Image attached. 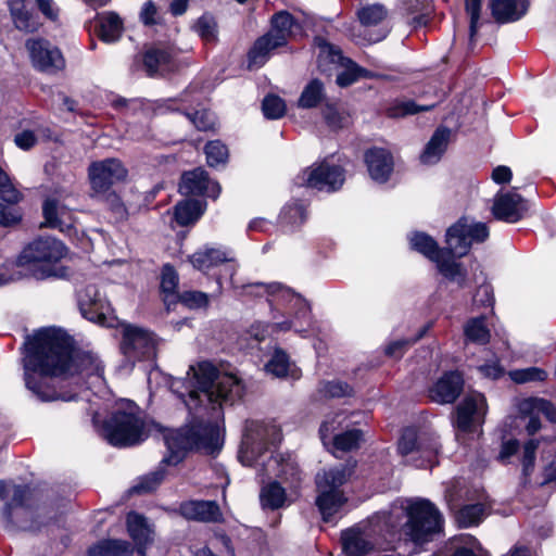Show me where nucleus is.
Instances as JSON below:
<instances>
[{
  "mask_svg": "<svg viewBox=\"0 0 556 556\" xmlns=\"http://www.w3.org/2000/svg\"><path fill=\"white\" fill-rule=\"evenodd\" d=\"M26 388L41 402H71L78 399L70 379L92 365L89 352L75 348L64 329L43 327L27 336L24 343Z\"/></svg>",
  "mask_w": 556,
  "mask_h": 556,
  "instance_id": "nucleus-1",
  "label": "nucleus"
},
{
  "mask_svg": "<svg viewBox=\"0 0 556 556\" xmlns=\"http://www.w3.org/2000/svg\"><path fill=\"white\" fill-rule=\"evenodd\" d=\"M190 389L186 405L190 412L198 413L202 407L207 412L222 408L223 404L232 405L241 400L245 387L240 378L232 374L220 375L219 369L211 361H202L190 366L188 375Z\"/></svg>",
  "mask_w": 556,
  "mask_h": 556,
  "instance_id": "nucleus-2",
  "label": "nucleus"
},
{
  "mask_svg": "<svg viewBox=\"0 0 556 556\" xmlns=\"http://www.w3.org/2000/svg\"><path fill=\"white\" fill-rule=\"evenodd\" d=\"M157 427L167 450V455L163 457L161 464L167 466L179 465L190 453H204L214 456L220 452L223 446L218 426L195 415L176 429L164 428L160 425Z\"/></svg>",
  "mask_w": 556,
  "mask_h": 556,
  "instance_id": "nucleus-3",
  "label": "nucleus"
},
{
  "mask_svg": "<svg viewBox=\"0 0 556 556\" xmlns=\"http://www.w3.org/2000/svg\"><path fill=\"white\" fill-rule=\"evenodd\" d=\"M490 237V229L485 223H469L467 216L459 217L445 231V243L454 247L453 255L441 253L433 263L441 275L454 281L459 278L462 286L467 277V269L458 260L469 254L473 243H483Z\"/></svg>",
  "mask_w": 556,
  "mask_h": 556,
  "instance_id": "nucleus-4",
  "label": "nucleus"
},
{
  "mask_svg": "<svg viewBox=\"0 0 556 556\" xmlns=\"http://www.w3.org/2000/svg\"><path fill=\"white\" fill-rule=\"evenodd\" d=\"M65 244L52 237H38L29 242L17 257V265L27 268L38 280L66 278L68 267L60 265L66 255Z\"/></svg>",
  "mask_w": 556,
  "mask_h": 556,
  "instance_id": "nucleus-5",
  "label": "nucleus"
},
{
  "mask_svg": "<svg viewBox=\"0 0 556 556\" xmlns=\"http://www.w3.org/2000/svg\"><path fill=\"white\" fill-rule=\"evenodd\" d=\"M102 431L108 443L118 448L139 445L150 435L140 407L132 401H128V409H114L104 419Z\"/></svg>",
  "mask_w": 556,
  "mask_h": 556,
  "instance_id": "nucleus-6",
  "label": "nucleus"
},
{
  "mask_svg": "<svg viewBox=\"0 0 556 556\" xmlns=\"http://www.w3.org/2000/svg\"><path fill=\"white\" fill-rule=\"evenodd\" d=\"M356 464H339L324 469L315 477L317 496L315 505L324 521L328 522L346 503L348 498L341 489L355 472Z\"/></svg>",
  "mask_w": 556,
  "mask_h": 556,
  "instance_id": "nucleus-7",
  "label": "nucleus"
},
{
  "mask_svg": "<svg viewBox=\"0 0 556 556\" xmlns=\"http://www.w3.org/2000/svg\"><path fill=\"white\" fill-rule=\"evenodd\" d=\"M407 521L402 531L415 545H424L443 531L444 519L438 507L427 498H418L406 507Z\"/></svg>",
  "mask_w": 556,
  "mask_h": 556,
  "instance_id": "nucleus-8",
  "label": "nucleus"
},
{
  "mask_svg": "<svg viewBox=\"0 0 556 556\" xmlns=\"http://www.w3.org/2000/svg\"><path fill=\"white\" fill-rule=\"evenodd\" d=\"M162 339L151 329L125 324L118 344L124 365L134 368L137 363H156Z\"/></svg>",
  "mask_w": 556,
  "mask_h": 556,
  "instance_id": "nucleus-9",
  "label": "nucleus"
},
{
  "mask_svg": "<svg viewBox=\"0 0 556 556\" xmlns=\"http://www.w3.org/2000/svg\"><path fill=\"white\" fill-rule=\"evenodd\" d=\"M441 444L430 433H419L414 427H405L397 440V453L409 457L407 463L419 469H432L439 465Z\"/></svg>",
  "mask_w": 556,
  "mask_h": 556,
  "instance_id": "nucleus-10",
  "label": "nucleus"
},
{
  "mask_svg": "<svg viewBox=\"0 0 556 556\" xmlns=\"http://www.w3.org/2000/svg\"><path fill=\"white\" fill-rule=\"evenodd\" d=\"M281 441V432L276 426L263 421L248 420L238 451V459L245 467H253L258 459Z\"/></svg>",
  "mask_w": 556,
  "mask_h": 556,
  "instance_id": "nucleus-11",
  "label": "nucleus"
},
{
  "mask_svg": "<svg viewBox=\"0 0 556 556\" xmlns=\"http://www.w3.org/2000/svg\"><path fill=\"white\" fill-rule=\"evenodd\" d=\"M38 493V488L30 484H15L11 501L3 506L7 520L21 530L40 532L49 522L42 523L33 515Z\"/></svg>",
  "mask_w": 556,
  "mask_h": 556,
  "instance_id": "nucleus-12",
  "label": "nucleus"
},
{
  "mask_svg": "<svg viewBox=\"0 0 556 556\" xmlns=\"http://www.w3.org/2000/svg\"><path fill=\"white\" fill-rule=\"evenodd\" d=\"M294 181L299 187L332 193L342 188L345 181V169L341 165L324 160L302 169Z\"/></svg>",
  "mask_w": 556,
  "mask_h": 556,
  "instance_id": "nucleus-13",
  "label": "nucleus"
},
{
  "mask_svg": "<svg viewBox=\"0 0 556 556\" xmlns=\"http://www.w3.org/2000/svg\"><path fill=\"white\" fill-rule=\"evenodd\" d=\"M488 410L485 395L476 390L469 391L455 406L452 425L462 433H475L485 422Z\"/></svg>",
  "mask_w": 556,
  "mask_h": 556,
  "instance_id": "nucleus-14",
  "label": "nucleus"
},
{
  "mask_svg": "<svg viewBox=\"0 0 556 556\" xmlns=\"http://www.w3.org/2000/svg\"><path fill=\"white\" fill-rule=\"evenodd\" d=\"M127 174L123 163L114 157L93 161L88 166L90 187L96 193L108 192L113 185L124 181Z\"/></svg>",
  "mask_w": 556,
  "mask_h": 556,
  "instance_id": "nucleus-15",
  "label": "nucleus"
},
{
  "mask_svg": "<svg viewBox=\"0 0 556 556\" xmlns=\"http://www.w3.org/2000/svg\"><path fill=\"white\" fill-rule=\"evenodd\" d=\"M26 48L35 70L46 74H56L64 70L65 60L61 50L48 39L31 38L26 40Z\"/></svg>",
  "mask_w": 556,
  "mask_h": 556,
  "instance_id": "nucleus-16",
  "label": "nucleus"
},
{
  "mask_svg": "<svg viewBox=\"0 0 556 556\" xmlns=\"http://www.w3.org/2000/svg\"><path fill=\"white\" fill-rule=\"evenodd\" d=\"M465 389V375L459 369L444 370L442 375L428 388L427 397L430 402L440 405L454 404Z\"/></svg>",
  "mask_w": 556,
  "mask_h": 556,
  "instance_id": "nucleus-17",
  "label": "nucleus"
},
{
  "mask_svg": "<svg viewBox=\"0 0 556 556\" xmlns=\"http://www.w3.org/2000/svg\"><path fill=\"white\" fill-rule=\"evenodd\" d=\"M178 191L188 198L202 197V199L210 198L215 201L222 192V187L218 181L211 179L203 167L199 166L181 174Z\"/></svg>",
  "mask_w": 556,
  "mask_h": 556,
  "instance_id": "nucleus-18",
  "label": "nucleus"
},
{
  "mask_svg": "<svg viewBox=\"0 0 556 556\" xmlns=\"http://www.w3.org/2000/svg\"><path fill=\"white\" fill-rule=\"evenodd\" d=\"M530 201L514 191L498 192L491 208L496 220L516 224L529 215Z\"/></svg>",
  "mask_w": 556,
  "mask_h": 556,
  "instance_id": "nucleus-19",
  "label": "nucleus"
},
{
  "mask_svg": "<svg viewBox=\"0 0 556 556\" xmlns=\"http://www.w3.org/2000/svg\"><path fill=\"white\" fill-rule=\"evenodd\" d=\"M364 162L370 178L379 184H386L394 169L393 155L384 148H368L364 153Z\"/></svg>",
  "mask_w": 556,
  "mask_h": 556,
  "instance_id": "nucleus-20",
  "label": "nucleus"
},
{
  "mask_svg": "<svg viewBox=\"0 0 556 556\" xmlns=\"http://www.w3.org/2000/svg\"><path fill=\"white\" fill-rule=\"evenodd\" d=\"M177 511L185 519L192 521L216 522L222 518V511L216 501H182Z\"/></svg>",
  "mask_w": 556,
  "mask_h": 556,
  "instance_id": "nucleus-21",
  "label": "nucleus"
},
{
  "mask_svg": "<svg viewBox=\"0 0 556 556\" xmlns=\"http://www.w3.org/2000/svg\"><path fill=\"white\" fill-rule=\"evenodd\" d=\"M488 7L494 21L500 24L521 20L530 7L529 0H489Z\"/></svg>",
  "mask_w": 556,
  "mask_h": 556,
  "instance_id": "nucleus-22",
  "label": "nucleus"
},
{
  "mask_svg": "<svg viewBox=\"0 0 556 556\" xmlns=\"http://www.w3.org/2000/svg\"><path fill=\"white\" fill-rule=\"evenodd\" d=\"M78 307L84 318L98 325L106 324L104 303L94 286H87L78 294Z\"/></svg>",
  "mask_w": 556,
  "mask_h": 556,
  "instance_id": "nucleus-23",
  "label": "nucleus"
},
{
  "mask_svg": "<svg viewBox=\"0 0 556 556\" xmlns=\"http://www.w3.org/2000/svg\"><path fill=\"white\" fill-rule=\"evenodd\" d=\"M409 248L425 256L430 262L437 261L441 253L453 255L456 251L454 247H440L438 241L425 231L416 230L409 237Z\"/></svg>",
  "mask_w": 556,
  "mask_h": 556,
  "instance_id": "nucleus-24",
  "label": "nucleus"
},
{
  "mask_svg": "<svg viewBox=\"0 0 556 556\" xmlns=\"http://www.w3.org/2000/svg\"><path fill=\"white\" fill-rule=\"evenodd\" d=\"M271 34H264L256 38L247 53L248 68H260L269 60L270 52L283 47L282 37L274 40Z\"/></svg>",
  "mask_w": 556,
  "mask_h": 556,
  "instance_id": "nucleus-25",
  "label": "nucleus"
},
{
  "mask_svg": "<svg viewBox=\"0 0 556 556\" xmlns=\"http://www.w3.org/2000/svg\"><path fill=\"white\" fill-rule=\"evenodd\" d=\"M307 219L306 205L301 200L286 203L277 219L278 228L287 233L299 229Z\"/></svg>",
  "mask_w": 556,
  "mask_h": 556,
  "instance_id": "nucleus-26",
  "label": "nucleus"
},
{
  "mask_svg": "<svg viewBox=\"0 0 556 556\" xmlns=\"http://www.w3.org/2000/svg\"><path fill=\"white\" fill-rule=\"evenodd\" d=\"M207 202L205 199L187 198L174 206V220L181 227L194 225L205 213Z\"/></svg>",
  "mask_w": 556,
  "mask_h": 556,
  "instance_id": "nucleus-27",
  "label": "nucleus"
},
{
  "mask_svg": "<svg viewBox=\"0 0 556 556\" xmlns=\"http://www.w3.org/2000/svg\"><path fill=\"white\" fill-rule=\"evenodd\" d=\"M434 108L435 104H418L414 99L401 96L388 102L384 108V115L388 118L399 119L424 112H430Z\"/></svg>",
  "mask_w": 556,
  "mask_h": 556,
  "instance_id": "nucleus-28",
  "label": "nucleus"
},
{
  "mask_svg": "<svg viewBox=\"0 0 556 556\" xmlns=\"http://www.w3.org/2000/svg\"><path fill=\"white\" fill-rule=\"evenodd\" d=\"M231 261L232 258L228 257L226 251L207 245L189 256L192 266L202 273H207L210 269Z\"/></svg>",
  "mask_w": 556,
  "mask_h": 556,
  "instance_id": "nucleus-29",
  "label": "nucleus"
},
{
  "mask_svg": "<svg viewBox=\"0 0 556 556\" xmlns=\"http://www.w3.org/2000/svg\"><path fill=\"white\" fill-rule=\"evenodd\" d=\"M27 0H10V13L17 29L35 33L41 26L39 15L26 5Z\"/></svg>",
  "mask_w": 556,
  "mask_h": 556,
  "instance_id": "nucleus-30",
  "label": "nucleus"
},
{
  "mask_svg": "<svg viewBox=\"0 0 556 556\" xmlns=\"http://www.w3.org/2000/svg\"><path fill=\"white\" fill-rule=\"evenodd\" d=\"M126 523L128 534L135 542L138 555L144 556L150 542L147 518L139 513L130 511L127 515Z\"/></svg>",
  "mask_w": 556,
  "mask_h": 556,
  "instance_id": "nucleus-31",
  "label": "nucleus"
},
{
  "mask_svg": "<svg viewBox=\"0 0 556 556\" xmlns=\"http://www.w3.org/2000/svg\"><path fill=\"white\" fill-rule=\"evenodd\" d=\"M450 139L451 129L446 126H439L422 151V161L426 163L440 161L447 150Z\"/></svg>",
  "mask_w": 556,
  "mask_h": 556,
  "instance_id": "nucleus-32",
  "label": "nucleus"
},
{
  "mask_svg": "<svg viewBox=\"0 0 556 556\" xmlns=\"http://www.w3.org/2000/svg\"><path fill=\"white\" fill-rule=\"evenodd\" d=\"M294 27H300L295 16L287 10H281L271 15L270 29L266 34H271L274 40L282 37L283 47H286Z\"/></svg>",
  "mask_w": 556,
  "mask_h": 556,
  "instance_id": "nucleus-33",
  "label": "nucleus"
},
{
  "mask_svg": "<svg viewBox=\"0 0 556 556\" xmlns=\"http://www.w3.org/2000/svg\"><path fill=\"white\" fill-rule=\"evenodd\" d=\"M341 541L343 551L349 556H366L374 551L372 543L364 538L359 529L343 530Z\"/></svg>",
  "mask_w": 556,
  "mask_h": 556,
  "instance_id": "nucleus-34",
  "label": "nucleus"
},
{
  "mask_svg": "<svg viewBox=\"0 0 556 556\" xmlns=\"http://www.w3.org/2000/svg\"><path fill=\"white\" fill-rule=\"evenodd\" d=\"M132 554L131 543L119 539H103L88 548L89 556H131Z\"/></svg>",
  "mask_w": 556,
  "mask_h": 556,
  "instance_id": "nucleus-35",
  "label": "nucleus"
},
{
  "mask_svg": "<svg viewBox=\"0 0 556 556\" xmlns=\"http://www.w3.org/2000/svg\"><path fill=\"white\" fill-rule=\"evenodd\" d=\"M124 30L123 20L115 12H105L99 20L97 35L103 42L111 43L117 41Z\"/></svg>",
  "mask_w": 556,
  "mask_h": 556,
  "instance_id": "nucleus-36",
  "label": "nucleus"
},
{
  "mask_svg": "<svg viewBox=\"0 0 556 556\" xmlns=\"http://www.w3.org/2000/svg\"><path fill=\"white\" fill-rule=\"evenodd\" d=\"M326 98L324 83L319 78H313L303 88L298 106L305 110L316 109L326 101Z\"/></svg>",
  "mask_w": 556,
  "mask_h": 556,
  "instance_id": "nucleus-37",
  "label": "nucleus"
},
{
  "mask_svg": "<svg viewBox=\"0 0 556 556\" xmlns=\"http://www.w3.org/2000/svg\"><path fill=\"white\" fill-rule=\"evenodd\" d=\"M179 276L175 267L167 263L161 269L160 293L167 311H170L172 299H176L178 291Z\"/></svg>",
  "mask_w": 556,
  "mask_h": 556,
  "instance_id": "nucleus-38",
  "label": "nucleus"
},
{
  "mask_svg": "<svg viewBox=\"0 0 556 556\" xmlns=\"http://www.w3.org/2000/svg\"><path fill=\"white\" fill-rule=\"evenodd\" d=\"M401 4L406 14L414 15L409 23L413 28L425 27L430 23L432 5L428 0H401Z\"/></svg>",
  "mask_w": 556,
  "mask_h": 556,
  "instance_id": "nucleus-39",
  "label": "nucleus"
},
{
  "mask_svg": "<svg viewBox=\"0 0 556 556\" xmlns=\"http://www.w3.org/2000/svg\"><path fill=\"white\" fill-rule=\"evenodd\" d=\"M173 54L168 49L151 47L142 54V64L149 77H154L161 66L173 62Z\"/></svg>",
  "mask_w": 556,
  "mask_h": 556,
  "instance_id": "nucleus-40",
  "label": "nucleus"
},
{
  "mask_svg": "<svg viewBox=\"0 0 556 556\" xmlns=\"http://www.w3.org/2000/svg\"><path fill=\"white\" fill-rule=\"evenodd\" d=\"M265 369L267 372L271 374L277 378H286L291 372L293 378H298L294 375L298 369L291 370V359L289 354L280 346H276L271 354V357L265 364Z\"/></svg>",
  "mask_w": 556,
  "mask_h": 556,
  "instance_id": "nucleus-41",
  "label": "nucleus"
},
{
  "mask_svg": "<svg viewBox=\"0 0 556 556\" xmlns=\"http://www.w3.org/2000/svg\"><path fill=\"white\" fill-rule=\"evenodd\" d=\"M364 441V431L359 428L346 429L332 437L331 452H351L357 450Z\"/></svg>",
  "mask_w": 556,
  "mask_h": 556,
  "instance_id": "nucleus-42",
  "label": "nucleus"
},
{
  "mask_svg": "<svg viewBox=\"0 0 556 556\" xmlns=\"http://www.w3.org/2000/svg\"><path fill=\"white\" fill-rule=\"evenodd\" d=\"M464 334L472 343L488 344L491 339V332L486 326V316L480 315L469 318L464 326Z\"/></svg>",
  "mask_w": 556,
  "mask_h": 556,
  "instance_id": "nucleus-43",
  "label": "nucleus"
},
{
  "mask_svg": "<svg viewBox=\"0 0 556 556\" xmlns=\"http://www.w3.org/2000/svg\"><path fill=\"white\" fill-rule=\"evenodd\" d=\"M206 164L211 168H225L229 161L228 147L219 139L210 140L204 146Z\"/></svg>",
  "mask_w": 556,
  "mask_h": 556,
  "instance_id": "nucleus-44",
  "label": "nucleus"
},
{
  "mask_svg": "<svg viewBox=\"0 0 556 556\" xmlns=\"http://www.w3.org/2000/svg\"><path fill=\"white\" fill-rule=\"evenodd\" d=\"M286 500V490L278 481L269 482L261 490L260 501L263 508L279 509L283 506Z\"/></svg>",
  "mask_w": 556,
  "mask_h": 556,
  "instance_id": "nucleus-45",
  "label": "nucleus"
},
{
  "mask_svg": "<svg viewBox=\"0 0 556 556\" xmlns=\"http://www.w3.org/2000/svg\"><path fill=\"white\" fill-rule=\"evenodd\" d=\"M371 72L355 61L349 59L345 68L337 75L336 83L341 88H346L361 78H370Z\"/></svg>",
  "mask_w": 556,
  "mask_h": 556,
  "instance_id": "nucleus-46",
  "label": "nucleus"
},
{
  "mask_svg": "<svg viewBox=\"0 0 556 556\" xmlns=\"http://www.w3.org/2000/svg\"><path fill=\"white\" fill-rule=\"evenodd\" d=\"M180 303L188 309L206 308L210 304L208 294L198 290L179 292L176 299H172L170 308Z\"/></svg>",
  "mask_w": 556,
  "mask_h": 556,
  "instance_id": "nucleus-47",
  "label": "nucleus"
},
{
  "mask_svg": "<svg viewBox=\"0 0 556 556\" xmlns=\"http://www.w3.org/2000/svg\"><path fill=\"white\" fill-rule=\"evenodd\" d=\"M165 471L159 469L141 477L136 484H134L129 492L135 495H144L157 490L164 480Z\"/></svg>",
  "mask_w": 556,
  "mask_h": 556,
  "instance_id": "nucleus-48",
  "label": "nucleus"
},
{
  "mask_svg": "<svg viewBox=\"0 0 556 556\" xmlns=\"http://www.w3.org/2000/svg\"><path fill=\"white\" fill-rule=\"evenodd\" d=\"M484 515V505L481 503L466 504L457 513V521L462 528L478 526Z\"/></svg>",
  "mask_w": 556,
  "mask_h": 556,
  "instance_id": "nucleus-49",
  "label": "nucleus"
},
{
  "mask_svg": "<svg viewBox=\"0 0 556 556\" xmlns=\"http://www.w3.org/2000/svg\"><path fill=\"white\" fill-rule=\"evenodd\" d=\"M388 12L382 4L375 3L357 11V17L364 26H376L387 18Z\"/></svg>",
  "mask_w": 556,
  "mask_h": 556,
  "instance_id": "nucleus-50",
  "label": "nucleus"
},
{
  "mask_svg": "<svg viewBox=\"0 0 556 556\" xmlns=\"http://www.w3.org/2000/svg\"><path fill=\"white\" fill-rule=\"evenodd\" d=\"M262 111L267 119H279L287 111L286 102L275 93H268L262 101Z\"/></svg>",
  "mask_w": 556,
  "mask_h": 556,
  "instance_id": "nucleus-51",
  "label": "nucleus"
},
{
  "mask_svg": "<svg viewBox=\"0 0 556 556\" xmlns=\"http://www.w3.org/2000/svg\"><path fill=\"white\" fill-rule=\"evenodd\" d=\"M510 379L517 384L528 382H543L547 379L548 374L540 367H528L509 371Z\"/></svg>",
  "mask_w": 556,
  "mask_h": 556,
  "instance_id": "nucleus-52",
  "label": "nucleus"
},
{
  "mask_svg": "<svg viewBox=\"0 0 556 556\" xmlns=\"http://www.w3.org/2000/svg\"><path fill=\"white\" fill-rule=\"evenodd\" d=\"M60 202L55 198H46L42 202V226L47 228H61L62 220L59 216Z\"/></svg>",
  "mask_w": 556,
  "mask_h": 556,
  "instance_id": "nucleus-53",
  "label": "nucleus"
},
{
  "mask_svg": "<svg viewBox=\"0 0 556 556\" xmlns=\"http://www.w3.org/2000/svg\"><path fill=\"white\" fill-rule=\"evenodd\" d=\"M325 397L341 399L354 396V388L342 380L325 381L319 390Z\"/></svg>",
  "mask_w": 556,
  "mask_h": 556,
  "instance_id": "nucleus-54",
  "label": "nucleus"
},
{
  "mask_svg": "<svg viewBox=\"0 0 556 556\" xmlns=\"http://www.w3.org/2000/svg\"><path fill=\"white\" fill-rule=\"evenodd\" d=\"M217 23L213 16L202 15L197 20L194 25V29L198 35L207 42H213L217 40Z\"/></svg>",
  "mask_w": 556,
  "mask_h": 556,
  "instance_id": "nucleus-55",
  "label": "nucleus"
},
{
  "mask_svg": "<svg viewBox=\"0 0 556 556\" xmlns=\"http://www.w3.org/2000/svg\"><path fill=\"white\" fill-rule=\"evenodd\" d=\"M193 126L197 130L207 132L216 130V115L210 109L194 110L192 113Z\"/></svg>",
  "mask_w": 556,
  "mask_h": 556,
  "instance_id": "nucleus-56",
  "label": "nucleus"
},
{
  "mask_svg": "<svg viewBox=\"0 0 556 556\" xmlns=\"http://www.w3.org/2000/svg\"><path fill=\"white\" fill-rule=\"evenodd\" d=\"M540 441L536 439H529L523 445V453L521 458L522 473L525 477L531 476L534 470L536 451L539 448Z\"/></svg>",
  "mask_w": 556,
  "mask_h": 556,
  "instance_id": "nucleus-57",
  "label": "nucleus"
},
{
  "mask_svg": "<svg viewBox=\"0 0 556 556\" xmlns=\"http://www.w3.org/2000/svg\"><path fill=\"white\" fill-rule=\"evenodd\" d=\"M483 0H465V12L469 15V37L470 40L477 35L481 16Z\"/></svg>",
  "mask_w": 556,
  "mask_h": 556,
  "instance_id": "nucleus-58",
  "label": "nucleus"
},
{
  "mask_svg": "<svg viewBox=\"0 0 556 556\" xmlns=\"http://www.w3.org/2000/svg\"><path fill=\"white\" fill-rule=\"evenodd\" d=\"M321 114L325 124L331 130H339L343 128L344 117L339 112L336 103L326 102L323 108Z\"/></svg>",
  "mask_w": 556,
  "mask_h": 556,
  "instance_id": "nucleus-59",
  "label": "nucleus"
},
{
  "mask_svg": "<svg viewBox=\"0 0 556 556\" xmlns=\"http://www.w3.org/2000/svg\"><path fill=\"white\" fill-rule=\"evenodd\" d=\"M12 204H4L0 202V226L12 227L22 222V213L20 210L12 207Z\"/></svg>",
  "mask_w": 556,
  "mask_h": 556,
  "instance_id": "nucleus-60",
  "label": "nucleus"
},
{
  "mask_svg": "<svg viewBox=\"0 0 556 556\" xmlns=\"http://www.w3.org/2000/svg\"><path fill=\"white\" fill-rule=\"evenodd\" d=\"M410 345L412 342L409 339L391 341L386 345L383 353L390 358L401 359Z\"/></svg>",
  "mask_w": 556,
  "mask_h": 556,
  "instance_id": "nucleus-61",
  "label": "nucleus"
},
{
  "mask_svg": "<svg viewBox=\"0 0 556 556\" xmlns=\"http://www.w3.org/2000/svg\"><path fill=\"white\" fill-rule=\"evenodd\" d=\"M108 203L110 212L115 216L117 222L127 219L128 211L121 197H118L116 193H113L108 198Z\"/></svg>",
  "mask_w": 556,
  "mask_h": 556,
  "instance_id": "nucleus-62",
  "label": "nucleus"
},
{
  "mask_svg": "<svg viewBox=\"0 0 556 556\" xmlns=\"http://www.w3.org/2000/svg\"><path fill=\"white\" fill-rule=\"evenodd\" d=\"M475 302L481 307H493L495 303V298L492 286H480L475 295Z\"/></svg>",
  "mask_w": 556,
  "mask_h": 556,
  "instance_id": "nucleus-63",
  "label": "nucleus"
},
{
  "mask_svg": "<svg viewBox=\"0 0 556 556\" xmlns=\"http://www.w3.org/2000/svg\"><path fill=\"white\" fill-rule=\"evenodd\" d=\"M478 370L483 377L490 378L492 380H497L505 375V369L501 365L500 361H494L491 363L480 365L478 367Z\"/></svg>",
  "mask_w": 556,
  "mask_h": 556,
  "instance_id": "nucleus-64",
  "label": "nucleus"
}]
</instances>
